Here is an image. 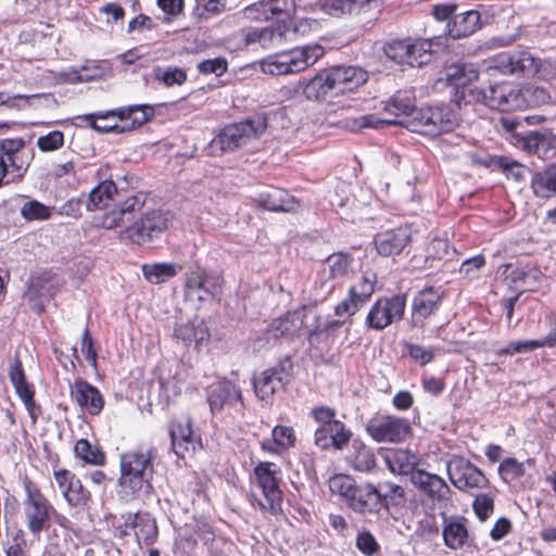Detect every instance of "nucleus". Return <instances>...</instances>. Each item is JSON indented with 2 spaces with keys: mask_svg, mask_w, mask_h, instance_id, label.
I'll return each mask as SVG.
<instances>
[{
  "mask_svg": "<svg viewBox=\"0 0 556 556\" xmlns=\"http://www.w3.org/2000/svg\"><path fill=\"white\" fill-rule=\"evenodd\" d=\"M210 409L213 414L223 410L224 407L244 406L242 392L239 387L229 380L219 381L207 395Z\"/></svg>",
  "mask_w": 556,
  "mask_h": 556,
  "instance_id": "aec40b11",
  "label": "nucleus"
},
{
  "mask_svg": "<svg viewBox=\"0 0 556 556\" xmlns=\"http://www.w3.org/2000/svg\"><path fill=\"white\" fill-rule=\"evenodd\" d=\"M367 79V73L361 67L337 66L326 75H317L312 78L305 87V93L308 98H319L332 91L336 93L353 91L365 84Z\"/></svg>",
  "mask_w": 556,
  "mask_h": 556,
  "instance_id": "f03ea898",
  "label": "nucleus"
},
{
  "mask_svg": "<svg viewBox=\"0 0 556 556\" xmlns=\"http://www.w3.org/2000/svg\"><path fill=\"white\" fill-rule=\"evenodd\" d=\"M21 215L27 220H46L51 216V208L36 200H31L23 204Z\"/></svg>",
  "mask_w": 556,
  "mask_h": 556,
  "instance_id": "bf43d9fd",
  "label": "nucleus"
},
{
  "mask_svg": "<svg viewBox=\"0 0 556 556\" xmlns=\"http://www.w3.org/2000/svg\"><path fill=\"white\" fill-rule=\"evenodd\" d=\"M260 205L273 212H293L299 203L288 191L279 188H270L258 194Z\"/></svg>",
  "mask_w": 556,
  "mask_h": 556,
  "instance_id": "bb28decb",
  "label": "nucleus"
},
{
  "mask_svg": "<svg viewBox=\"0 0 556 556\" xmlns=\"http://www.w3.org/2000/svg\"><path fill=\"white\" fill-rule=\"evenodd\" d=\"M223 278L213 271H207L199 264L190 267L186 274V296L193 300L194 293L205 291V294H219L222 292Z\"/></svg>",
  "mask_w": 556,
  "mask_h": 556,
  "instance_id": "2eb2a0df",
  "label": "nucleus"
},
{
  "mask_svg": "<svg viewBox=\"0 0 556 556\" xmlns=\"http://www.w3.org/2000/svg\"><path fill=\"white\" fill-rule=\"evenodd\" d=\"M380 490V508L389 505H401L405 500V490L402 485L391 481H383L378 484Z\"/></svg>",
  "mask_w": 556,
  "mask_h": 556,
  "instance_id": "09e8293b",
  "label": "nucleus"
},
{
  "mask_svg": "<svg viewBox=\"0 0 556 556\" xmlns=\"http://www.w3.org/2000/svg\"><path fill=\"white\" fill-rule=\"evenodd\" d=\"M465 519L452 517L444 520L443 540L451 549L462 548L468 540V530Z\"/></svg>",
  "mask_w": 556,
  "mask_h": 556,
  "instance_id": "4c0bfd02",
  "label": "nucleus"
},
{
  "mask_svg": "<svg viewBox=\"0 0 556 556\" xmlns=\"http://www.w3.org/2000/svg\"><path fill=\"white\" fill-rule=\"evenodd\" d=\"M523 149L540 157L548 159L556 154V136L547 131H529L522 139Z\"/></svg>",
  "mask_w": 556,
  "mask_h": 556,
  "instance_id": "cd10ccee",
  "label": "nucleus"
},
{
  "mask_svg": "<svg viewBox=\"0 0 556 556\" xmlns=\"http://www.w3.org/2000/svg\"><path fill=\"white\" fill-rule=\"evenodd\" d=\"M154 76L156 80L163 83L166 87L180 86L187 79L185 71L178 67L155 68Z\"/></svg>",
  "mask_w": 556,
  "mask_h": 556,
  "instance_id": "052dcab7",
  "label": "nucleus"
},
{
  "mask_svg": "<svg viewBox=\"0 0 556 556\" xmlns=\"http://www.w3.org/2000/svg\"><path fill=\"white\" fill-rule=\"evenodd\" d=\"M194 11L202 20L220 15L227 10L226 0H194Z\"/></svg>",
  "mask_w": 556,
  "mask_h": 556,
  "instance_id": "6e6d98bb",
  "label": "nucleus"
},
{
  "mask_svg": "<svg viewBox=\"0 0 556 556\" xmlns=\"http://www.w3.org/2000/svg\"><path fill=\"white\" fill-rule=\"evenodd\" d=\"M458 114L448 105L419 109L413 118L407 119L406 126L415 132L437 136L452 131L458 125Z\"/></svg>",
  "mask_w": 556,
  "mask_h": 556,
  "instance_id": "20e7f679",
  "label": "nucleus"
},
{
  "mask_svg": "<svg viewBox=\"0 0 556 556\" xmlns=\"http://www.w3.org/2000/svg\"><path fill=\"white\" fill-rule=\"evenodd\" d=\"M23 139H5L0 143V157L16 170L22 169V165L17 164L18 154L24 149Z\"/></svg>",
  "mask_w": 556,
  "mask_h": 556,
  "instance_id": "603ef678",
  "label": "nucleus"
},
{
  "mask_svg": "<svg viewBox=\"0 0 556 556\" xmlns=\"http://www.w3.org/2000/svg\"><path fill=\"white\" fill-rule=\"evenodd\" d=\"M291 365L289 364V368L286 367V364L281 363L271 368L265 369L260 374V376L253 378V387L256 396L265 401L271 397L275 392L282 389L286 383L290 380L291 377Z\"/></svg>",
  "mask_w": 556,
  "mask_h": 556,
  "instance_id": "4468645a",
  "label": "nucleus"
},
{
  "mask_svg": "<svg viewBox=\"0 0 556 556\" xmlns=\"http://www.w3.org/2000/svg\"><path fill=\"white\" fill-rule=\"evenodd\" d=\"M432 43L426 39H418L410 41L409 51V66H421L431 61L432 58Z\"/></svg>",
  "mask_w": 556,
  "mask_h": 556,
  "instance_id": "3c124183",
  "label": "nucleus"
},
{
  "mask_svg": "<svg viewBox=\"0 0 556 556\" xmlns=\"http://www.w3.org/2000/svg\"><path fill=\"white\" fill-rule=\"evenodd\" d=\"M410 483L433 504L448 498L451 489L443 478L424 469L412 472Z\"/></svg>",
  "mask_w": 556,
  "mask_h": 556,
  "instance_id": "f3484780",
  "label": "nucleus"
},
{
  "mask_svg": "<svg viewBox=\"0 0 556 556\" xmlns=\"http://www.w3.org/2000/svg\"><path fill=\"white\" fill-rule=\"evenodd\" d=\"M355 545L357 549L365 556H374L380 549V545L376 538L368 530H363L357 533Z\"/></svg>",
  "mask_w": 556,
  "mask_h": 556,
  "instance_id": "e2e57ef3",
  "label": "nucleus"
},
{
  "mask_svg": "<svg viewBox=\"0 0 556 556\" xmlns=\"http://www.w3.org/2000/svg\"><path fill=\"white\" fill-rule=\"evenodd\" d=\"M452 38H462L472 35L481 27V16L476 10H469L455 14L453 21L447 24Z\"/></svg>",
  "mask_w": 556,
  "mask_h": 556,
  "instance_id": "7c9ffc66",
  "label": "nucleus"
},
{
  "mask_svg": "<svg viewBox=\"0 0 556 556\" xmlns=\"http://www.w3.org/2000/svg\"><path fill=\"white\" fill-rule=\"evenodd\" d=\"M447 475L453 485L462 491L482 489L489 483L484 473L463 457H454L447 463Z\"/></svg>",
  "mask_w": 556,
  "mask_h": 556,
  "instance_id": "9b49d317",
  "label": "nucleus"
},
{
  "mask_svg": "<svg viewBox=\"0 0 556 556\" xmlns=\"http://www.w3.org/2000/svg\"><path fill=\"white\" fill-rule=\"evenodd\" d=\"M279 472L278 466L270 462H262L254 468L257 485L263 493V498H255V503L261 510L271 515L281 510L282 492L279 489L277 477Z\"/></svg>",
  "mask_w": 556,
  "mask_h": 556,
  "instance_id": "423d86ee",
  "label": "nucleus"
},
{
  "mask_svg": "<svg viewBox=\"0 0 556 556\" xmlns=\"http://www.w3.org/2000/svg\"><path fill=\"white\" fill-rule=\"evenodd\" d=\"M526 464L531 465L532 460L521 463L514 457L503 459L498 466V475L505 483H511L526 475Z\"/></svg>",
  "mask_w": 556,
  "mask_h": 556,
  "instance_id": "49530a36",
  "label": "nucleus"
},
{
  "mask_svg": "<svg viewBox=\"0 0 556 556\" xmlns=\"http://www.w3.org/2000/svg\"><path fill=\"white\" fill-rule=\"evenodd\" d=\"M9 378L26 408L33 414V406L35 405L34 390L26 381L22 362L17 356H15L10 366Z\"/></svg>",
  "mask_w": 556,
  "mask_h": 556,
  "instance_id": "2f4dec72",
  "label": "nucleus"
},
{
  "mask_svg": "<svg viewBox=\"0 0 556 556\" xmlns=\"http://www.w3.org/2000/svg\"><path fill=\"white\" fill-rule=\"evenodd\" d=\"M540 61L530 52L521 50L503 52L493 60L492 68L505 75L532 76L538 73Z\"/></svg>",
  "mask_w": 556,
  "mask_h": 556,
  "instance_id": "ddd939ff",
  "label": "nucleus"
},
{
  "mask_svg": "<svg viewBox=\"0 0 556 556\" xmlns=\"http://www.w3.org/2000/svg\"><path fill=\"white\" fill-rule=\"evenodd\" d=\"M167 217L160 210L146 213L119 233L121 241L125 243L142 244L159 238L167 228Z\"/></svg>",
  "mask_w": 556,
  "mask_h": 556,
  "instance_id": "6e6552de",
  "label": "nucleus"
},
{
  "mask_svg": "<svg viewBox=\"0 0 556 556\" xmlns=\"http://www.w3.org/2000/svg\"><path fill=\"white\" fill-rule=\"evenodd\" d=\"M352 262L353 260L349 254L333 253L325 260L323 273L329 279H342L349 275Z\"/></svg>",
  "mask_w": 556,
  "mask_h": 556,
  "instance_id": "a19ab883",
  "label": "nucleus"
},
{
  "mask_svg": "<svg viewBox=\"0 0 556 556\" xmlns=\"http://www.w3.org/2000/svg\"><path fill=\"white\" fill-rule=\"evenodd\" d=\"M346 504L358 514H376L380 510V490L371 483L357 484Z\"/></svg>",
  "mask_w": 556,
  "mask_h": 556,
  "instance_id": "5701e85b",
  "label": "nucleus"
},
{
  "mask_svg": "<svg viewBox=\"0 0 556 556\" xmlns=\"http://www.w3.org/2000/svg\"><path fill=\"white\" fill-rule=\"evenodd\" d=\"M352 432L346 429L345 425L340 420L330 422L327 428H317L314 433V443L321 450L333 447L343 450L350 442Z\"/></svg>",
  "mask_w": 556,
  "mask_h": 556,
  "instance_id": "412c9836",
  "label": "nucleus"
},
{
  "mask_svg": "<svg viewBox=\"0 0 556 556\" xmlns=\"http://www.w3.org/2000/svg\"><path fill=\"white\" fill-rule=\"evenodd\" d=\"M26 496L23 501V516L28 531L38 536L49 527L54 507L31 482L25 483Z\"/></svg>",
  "mask_w": 556,
  "mask_h": 556,
  "instance_id": "39448f33",
  "label": "nucleus"
},
{
  "mask_svg": "<svg viewBox=\"0 0 556 556\" xmlns=\"http://www.w3.org/2000/svg\"><path fill=\"white\" fill-rule=\"evenodd\" d=\"M143 203L144 201L141 194L127 198L124 202L119 203L116 208L104 215L102 225L108 229L117 227L125 214L140 210Z\"/></svg>",
  "mask_w": 556,
  "mask_h": 556,
  "instance_id": "58836bf2",
  "label": "nucleus"
},
{
  "mask_svg": "<svg viewBox=\"0 0 556 556\" xmlns=\"http://www.w3.org/2000/svg\"><path fill=\"white\" fill-rule=\"evenodd\" d=\"M531 190L539 199H551L556 195V162L542 170L533 172L530 179Z\"/></svg>",
  "mask_w": 556,
  "mask_h": 556,
  "instance_id": "c85d7f7f",
  "label": "nucleus"
},
{
  "mask_svg": "<svg viewBox=\"0 0 556 556\" xmlns=\"http://www.w3.org/2000/svg\"><path fill=\"white\" fill-rule=\"evenodd\" d=\"M116 192V186L112 180L100 182L90 191L86 208L88 211H96L108 207Z\"/></svg>",
  "mask_w": 556,
  "mask_h": 556,
  "instance_id": "ea45409f",
  "label": "nucleus"
},
{
  "mask_svg": "<svg viewBox=\"0 0 556 556\" xmlns=\"http://www.w3.org/2000/svg\"><path fill=\"white\" fill-rule=\"evenodd\" d=\"M520 98L523 100V106H538L548 103L551 96L548 91L539 86L528 85L520 89Z\"/></svg>",
  "mask_w": 556,
  "mask_h": 556,
  "instance_id": "5fc2aeb1",
  "label": "nucleus"
},
{
  "mask_svg": "<svg viewBox=\"0 0 556 556\" xmlns=\"http://www.w3.org/2000/svg\"><path fill=\"white\" fill-rule=\"evenodd\" d=\"M154 457L155 448L152 446L146 450L142 447L131 450L121 455V476L117 483L119 500L129 503L152 493Z\"/></svg>",
  "mask_w": 556,
  "mask_h": 556,
  "instance_id": "f257e3e1",
  "label": "nucleus"
},
{
  "mask_svg": "<svg viewBox=\"0 0 556 556\" xmlns=\"http://www.w3.org/2000/svg\"><path fill=\"white\" fill-rule=\"evenodd\" d=\"M380 455L393 475L412 476L419 464V456L406 448H381Z\"/></svg>",
  "mask_w": 556,
  "mask_h": 556,
  "instance_id": "4be33fe9",
  "label": "nucleus"
},
{
  "mask_svg": "<svg viewBox=\"0 0 556 556\" xmlns=\"http://www.w3.org/2000/svg\"><path fill=\"white\" fill-rule=\"evenodd\" d=\"M406 295L380 296L369 308L365 324L369 329L381 331L404 317Z\"/></svg>",
  "mask_w": 556,
  "mask_h": 556,
  "instance_id": "0eeeda50",
  "label": "nucleus"
},
{
  "mask_svg": "<svg viewBox=\"0 0 556 556\" xmlns=\"http://www.w3.org/2000/svg\"><path fill=\"white\" fill-rule=\"evenodd\" d=\"M410 49V40H395L389 42L384 52L386 55L400 64H407L409 62V50Z\"/></svg>",
  "mask_w": 556,
  "mask_h": 556,
  "instance_id": "4d7b16f0",
  "label": "nucleus"
},
{
  "mask_svg": "<svg viewBox=\"0 0 556 556\" xmlns=\"http://www.w3.org/2000/svg\"><path fill=\"white\" fill-rule=\"evenodd\" d=\"M377 282L376 274L371 271L364 273L349 289L352 295L358 303L364 305L375 292V285Z\"/></svg>",
  "mask_w": 556,
  "mask_h": 556,
  "instance_id": "a18cd8bd",
  "label": "nucleus"
},
{
  "mask_svg": "<svg viewBox=\"0 0 556 556\" xmlns=\"http://www.w3.org/2000/svg\"><path fill=\"white\" fill-rule=\"evenodd\" d=\"M169 435L175 454L181 458L194 453L200 445V439L192 430L190 417L173 420L169 426Z\"/></svg>",
  "mask_w": 556,
  "mask_h": 556,
  "instance_id": "a211bd4d",
  "label": "nucleus"
},
{
  "mask_svg": "<svg viewBox=\"0 0 556 556\" xmlns=\"http://www.w3.org/2000/svg\"><path fill=\"white\" fill-rule=\"evenodd\" d=\"M296 442V437L293 428L289 426L277 425L271 430V440H264L261 442L263 451L270 454H277L279 450H288L293 447Z\"/></svg>",
  "mask_w": 556,
  "mask_h": 556,
  "instance_id": "72a5a7b5",
  "label": "nucleus"
},
{
  "mask_svg": "<svg viewBox=\"0 0 556 556\" xmlns=\"http://www.w3.org/2000/svg\"><path fill=\"white\" fill-rule=\"evenodd\" d=\"M76 403L91 415H98L103 408V397L99 390L84 380H76L71 390Z\"/></svg>",
  "mask_w": 556,
  "mask_h": 556,
  "instance_id": "a878e982",
  "label": "nucleus"
},
{
  "mask_svg": "<svg viewBox=\"0 0 556 556\" xmlns=\"http://www.w3.org/2000/svg\"><path fill=\"white\" fill-rule=\"evenodd\" d=\"M480 94L479 100H482L491 109L513 111L523 108L520 88L509 83L490 85Z\"/></svg>",
  "mask_w": 556,
  "mask_h": 556,
  "instance_id": "f8f14e48",
  "label": "nucleus"
},
{
  "mask_svg": "<svg viewBox=\"0 0 556 556\" xmlns=\"http://www.w3.org/2000/svg\"><path fill=\"white\" fill-rule=\"evenodd\" d=\"M497 165L508 179H511L517 184L526 181L527 177L530 176L531 178L533 174V172L526 165L506 156L500 157L497 160Z\"/></svg>",
  "mask_w": 556,
  "mask_h": 556,
  "instance_id": "de8ad7c7",
  "label": "nucleus"
},
{
  "mask_svg": "<svg viewBox=\"0 0 556 556\" xmlns=\"http://www.w3.org/2000/svg\"><path fill=\"white\" fill-rule=\"evenodd\" d=\"M3 93L0 92V104L7 105V106H17L20 105L16 103V101H24L25 104L29 106H37V105H49L50 103H55V99L51 93H36L30 96H22L16 94L13 97H8L3 99Z\"/></svg>",
  "mask_w": 556,
  "mask_h": 556,
  "instance_id": "8fccbe9b",
  "label": "nucleus"
},
{
  "mask_svg": "<svg viewBox=\"0 0 556 556\" xmlns=\"http://www.w3.org/2000/svg\"><path fill=\"white\" fill-rule=\"evenodd\" d=\"M55 482L68 505L76 507L85 505L90 497L81 481L67 469L54 471Z\"/></svg>",
  "mask_w": 556,
  "mask_h": 556,
  "instance_id": "6ab92c4d",
  "label": "nucleus"
},
{
  "mask_svg": "<svg viewBox=\"0 0 556 556\" xmlns=\"http://www.w3.org/2000/svg\"><path fill=\"white\" fill-rule=\"evenodd\" d=\"M384 111L395 117L404 116L408 119L418 111L416 110V98L413 90L397 91L384 105Z\"/></svg>",
  "mask_w": 556,
  "mask_h": 556,
  "instance_id": "f704fd0d",
  "label": "nucleus"
},
{
  "mask_svg": "<svg viewBox=\"0 0 556 556\" xmlns=\"http://www.w3.org/2000/svg\"><path fill=\"white\" fill-rule=\"evenodd\" d=\"M549 327L551 331L544 338L520 341L522 353L531 352L533 350L545 346H554L556 344V321L553 318H549Z\"/></svg>",
  "mask_w": 556,
  "mask_h": 556,
  "instance_id": "680f3d73",
  "label": "nucleus"
},
{
  "mask_svg": "<svg viewBox=\"0 0 556 556\" xmlns=\"http://www.w3.org/2000/svg\"><path fill=\"white\" fill-rule=\"evenodd\" d=\"M356 486L357 484H355L354 480L350 476L345 475H337L329 480V488L331 492L339 494L346 503Z\"/></svg>",
  "mask_w": 556,
  "mask_h": 556,
  "instance_id": "13d9d810",
  "label": "nucleus"
},
{
  "mask_svg": "<svg viewBox=\"0 0 556 556\" xmlns=\"http://www.w3.org/2000/svg\"><path fill=\"white\" fill-rule=\"evenodd\" d=\"M410 431L408 420L391 415L372 418L366 425V432L377 443H401Z\"/></svg>",
  "mask_w": 556,
  "mask_h": 556,
  "instance_id": "1a4fd4ad",
  "label": "nucleus"
},
{
  "mask_svg": "<svg viewBox=\"0 0 556 556\" xmlns=\"http://www.w3.org/2000/svg\"><path fill=\"white\" fill-rule=\"evenodd\" d=\"M408 355L420 366H426L431 363L434 358V348H425L420 344L406 342L404 344Z\"/></svg>",
  "mask_w": 556,
  "mask_h": 556,
  "instance_id": "0e129e2a",
  "label": "nucleus"
},
{
  "mask_svg": "<svg viewBox=\"0 0 556 556\" xmlns=\"http://www.w3.org/2000/svg\"><path fill=\"white\" fill-rule=\"evenodd\" d=\"M104 68L100 63L84 64L79 67H72L65 74V79L72 84L87 83L100 79L104 76Z\"/></svg>",
  "mask_w": 556,
  "mask_h": 556,
  "instance_id": "79ce46f5",
  "label": "nucleus"
},
{
  "mask_svg": "<svg viewBox=\"0 0 556 556\" xmlns=\"http://www.w3.org/2000/svg\"><path fill=\"white\" fill-rule=\"evenodd\" d=\"M266 129V121L262 116H255L248 121L226 126L219 135L222 149L235 150L252 138H257Z\"/></svg>",
  "mask_w": 556,
  "mask_h": 556,
  "instance_id": "9d476101",
  "label": "nucleus"
},
{
  "mask_svg": "<svg viewBox=\"0 0 556 556\" xmlns=\"http://www.w3.org/2000/svg\"><path fill=\"white\" fill-rule=\"evenodd\" d=\"M478 78V71L473 64L455 63L446 68L445 80L455 88H462L463 96L466 87Z\"/></svg>",
  "mask_w": 556,
  "mask_h": 556,
  "instance_id": "c9c22d12",
  "label": "nucleus"
},
{
  "mask_svg": "<svg viewBox=\"0 0 556 556\" xmlns=\"http://www.w3.org/2000/svg\"><path fill=\"white\" fill-rule=\"evenodd\" d=\"M473 509L480 520H485L494 510L493 497L488 494H480L473 501Z\"/></svg>",
  "mask_w": 556,
  "mask_h": 556,
  "instance_id": "774afa93",
  "label": "nucleus"
},
{
  "mask_svg": "<svg viewBox=\"0 0 556 556\" xmlns=\"http://www.w3.org/2000/svg\"><path fill=\"white\" fill-rule=\"evenodd\" d=\"M174 337L185 346H189L192 343L199 345L208 338V331L202 320H193L177 325L174 330Z\"/></svg>",
  "mask_w": 556,
  "mask_h": 556,
  "instance_id": "e433bc0d",
  "label": "nucleus"
},
{
  "mask_svg": "<svg viewBox=\"0 0 556 556\" xmlns=\"http://www.w3.org/2000/svg\"><path fill=\"white\" fill-rule=\"evenodd\" d=\"M384 0H317L315 8L330 16L340 17L352 14L370 2H383Z\"/></svg>",
  "mask_w": 556,
  "mask_h": 556,
  "instance_id": "473e14b6",
  "label": "nucleus"
},
{
  "mask_svg": "<svg viewBox=\"0 0 556 556\" xmlns=\"http://www.w3.org/2000/svg\"><path fill=\"white\" fill-rule=\"evenodd\" d=\"M303 311H294L273 320L267 328V340L294 336L303 326Z\"/></svg>",
  "mask_w": 556,
  "mask_h": 556,
  "instance_id": "c756f323",
  "label": "nucleus"
},
{
  "mask_svg": "<svg viewBox=\"0 0 556 556\" xmlns=\"http://www.w3.org/2000/svg\"><path fill=\"white\" fill-rule=\"evenodd\" d=\"M137 541L143 542L144 544H151L155 540L157 535V527L155 520L150 518V516L144 515L141 519V523H139V529L136 530Z\"/></svg>",
  "mask_w": 556,
  "mask_h": 556,
  "instance_id": "69168bd1",
  "label": "nucleus"
},
{
  "mask_svg": "<svg viewBox=\"0 0 556 556\" xmlns=\"http://www.w3.org/2000/svg\"><path fill=\"white\" fill-rule=\"evenodd\" d=\"M74 451L76 456L85 463L96 466L104 464V454L97 446L91 445L86 439L78 440Z\"/></svg>",
  "mask_w": 556,
  "mask_h": 556,
  "instance_id": "864d4df0",
  "label": "nucleus"
},
{
  "mask_svg": "<svg viewBox=\"0 0 556 556\" xmlns=\"http://www.w3.org/2000/svg\"><path fill=\"white\" fill-rule=\"evenodd\" d=\"M154 115V109L151 105H128L125 108H119L117 110H110L105 112L91 113L90 118L93 116L106 117V116H117V119L122 122H130V124L124 125L126 130H130L137 127H140L144 123H147Z\"/></svg>",
  "mask_w": 556,
  "mask_h": 556,
  "instance_id": "b1692460",
  "label": "nucleus"
},
{
  "mask_svg": "<svg viewBox=\"0 0 556 556\" xmlns=\"http://www.w3.org/2000/svg\"><path fill=\"white\" fill-rule=\"evenodd\" d=\"M352 467L362 472L371 470L376 466L374 451L364 443L354 441L353 453L349 456Z\"/></svg>",
  "mask_w": 556,
  "mask_h": 556,
  "instance_id": "37998d69",
  "label": "nucleus"
},
{
  "mask_svg": "<svg viewBox=\"0 0 556 556\" xmlns=\"http://www.w3.org/2000/svg\"><path fill=\"white\" fill-rule=\"evenodd\" d=\"M64 143L63 132L59 130L50 131L45 136L37 139V146L42 152L54 151L61 148Z\"/></svg>",
  "mask_w": 556,
  "mask_h": 556,
  "instance_id": "338daca9",
  "label": "nucleus"
},
{
  "mask_svg": "<svg viewBox=\"0 0 556 556\" xmlns=\"http://www.w3.org/2000/svg\"><path fill=\"white\" fill-rule=\"evenodd\" d=\"M409 240V229L407 227H397L377 233L375 244L380 255L391 256L400 254Z\"/></svg>",
  "mask_w": 556,
  "mask_h": 556,
  "instance_id": "393cba45",
  "label": "nucleus"
},
{
  "mask_svg": "<svg viewBox=\"0 0 556 556\" xmlns=\"http://www.w3.org/2000/svg\"><path fill=\"white\" fill-rule=\"evenodd\" d=\"M443 293L440 289L427 287L420 290L412 303V326L414 328H424L426 320L434 314L442 302Z\"/></svg>",
  "mask_w": 556,
  "mask_h": 556,
  "instance_id": "dca6fc26",
  "label": "nucleus"
},
{
  "mask_svg": "<svg viewBox=\"0 0 556 556\" xmlns=\"http://www.w3.org/2000/svg\"><path fill=\"white\" fill-rule=\"evenodd\" d=\"M324 54L319 45L304 46L268 55L261 61V70L268 75H289L304 71Z\"/></svg>",
  "mask_w": 556,
  "mask_h": 556,
  "instance_id": "7ed1b4c3",
  "label": "nucleus"
},
{
  "mask_svg": "<svg viewBox=\"0 0 556 556\" xmlns=\"http://www.w3.org/2000/svg\"><path fill=\"white\" fill-rule=\"evenodd\" d=\"M143 277L151 283H162L178 273L177 267L172 263L144 264L141 267Z\"/></svg>",
  "mask_w": 556,
  "mask_h": 556,
  "instance_id": "c03bdc74",
  "label": "nucleus"
}]
</instances>
